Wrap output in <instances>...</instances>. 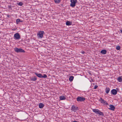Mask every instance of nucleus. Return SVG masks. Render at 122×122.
<instances>
[{"instance_id":"f257e3e1","label":"nucleus","mask_w":122,"mask_h":122,"mask_svg":"<svg viewBox=\"0 0 122 122\" xmlns=\"http://www.w3.org/2000/svg\"><path fill=\"white\" fill-rule=\"evenodd\" d=\"M92 111L93 112H95L96 114H99L100 116H104L103 113L98 109H93Z\"/></svg>"},{"instance_id":"f03ea898","label":"nucleus","mask_w":122,"mask_h":122,"mask_svg":"<svg viewBox=\"0 0 122 122\" xmlns=\"http://www.w3.org/2000/svg\"><path fill=\"white\" fill-rule=\"evenodd\" d=\"M44 34V31H39L38 33L37 34V36L38 38H42L43 37V35Z\"/></svg>"},{"instance_id":"7ed1b4c3","label":"nucleus","mask_w":122,"mask_h":122,"mask_svg":"<svg viewBox=\"0 0 122 122\" xmlns=\"http://www.w3.org/2000/svg\"><path fill=\"white\" fill-rule=\"evenodd\" d=\"M15 51L17 53L25 52V51L22 48H15L14 49Z\"/></svg>"},{"instance_id":"20e7f679","label":"nucleus","mask_w":122,"mask_h":122,"mask_svg":"<svg viewBox=\"0 0 122 122\" xmlns=\"http://www.w3.org/2000/svg\"><path fill=\"white\" fill-rule=\"evenodd\" d=\"M77 1V0H71L70 6L72 7H74L76 5V3Z\"/></svg>"},{"instance_id":"39448f33","label":"nucleus","mask_w":122,"mask_h":122,"mask_svg":"<svg viewBox=\"0 0 122 122\" xmlns=\"http://www.w3.org/2000/svg\"><path fill=\"white\" fill-rule=\"evenodd\" d=\"M78 102H82L84 101L85 98L82 97H78L76 98Z\"/></svg>"},{"instance_id":"423d86ee","label":"nucleus","mask_w":122,"mask_h":122,"mask_svg":"<svg viewBox=\"0 0 122 122\" xmlns=\"http://www.w3.org/2000/svg\"><path fill=\"white\" fill-rule=\"evenodd\" d=\"M14 37L15 40H19L20 38V35L18 33L15 34L14 35Z\"/></svg>"},{"instance_id":"0eeeda50","label":"nucleus","mask_w":122,"mask_h":122,"mask_svg":"<svg viewBox=\"0 0 122 122\" xmlns=\"http://www.w3.org/2000/svg\"><path fill=\"white\" fill-rule=\"evenodd\" d=\"M99 101H100V102L104 104L105 105H108V103L106 101L104 100L102 98H100Z\"/></svg>"},{"instance_id":"6e6552de","label":"nucleus","mask_w":122,"mask_h":122,"mask_svg":"<svg viewBox=\"0 0 122 122\" xmlns=\"http://www.w3.org/2000/svg\"><path fill=\"white\" fill-rule=\"evenodd\" d=\"M78 108V107L74 105H72V106L71 110H72L73 111L75 112L77 110Z\"/></svg>"},{"instance_id":"1a4fd4ad","label":"nucleus","mask_w":122,"mask_h":122,"mask_svg":"<svg viewBox=\"0 0 122 122\" xmlns=\"http://www.w3.org/2000/svg\"><path fill=\"white\" fill-rule=\"evenodd\" d=\"M111 92L113 95H116L117 93V91L115 89H113L111 91Z\"/></svg>"},{"instance_id":"9d476101","label":"nucleus","mask_w":122,"mask_h":122,"mask_svg":"<svg viewBox=\"0 0 122 122\" xmlns=\"http://www.w3.org/2000/svg\"><path fill=\"white\" fill-rule=\"evenodd\" d=\"M30 79L31 81H36L37 79L36 77L35 76H34L33 77H31L30 78Z\"/></svg>"},{"instance_id":"9b49d317","label":"nucleus","mask_w":122,"mask_h":122,"mask_svg":"<svg viewBox=\"0 0 122 122\" xmlns=\"http://www.w3.org/2000/svg\"><path fill=\"white\" fill-rule=\"evenodd\" d=\"M115 108V107L114 106L112 105H110L109 106V109L113 111L114 110Z\"/></svg>"},{"instance_id":"f8f14e48","label":"nucleus","mask_w":122,"mask_h":122,"mask_svg":"<svg viewBox=\"0 0 122 122\" xmlns=\"http://www.w3.org/2000/svg\"><path fill=\"white\" fill-rule=\"evenodd\" d=\"M35 74L38 77L42 78V75L41 74L38 73L36 72L35 73Z\"/></svg>"},{"instance_id":"ddd939ff","label":"nucleus","mask_w":122,"mask_h":122,"mask_svg":"<svg viewBox=\"0 0 122 122\" xmlns=\"http://www.w3.org/2000/svg\"><path fill=\"white\" fill-rule=\"evenodd\" d=\"M107 52V51L105 50H102L100 52V53L103 54H106Z\"/></svg>"},{"instance_id":"4468645a","label":"nucleus","mask_w":122,"mask_h":122,"mask_svg":"<svg viewBox=\"0 0 122 122\" xmlns=\"http://www.w3.org/2000/svg\"><path fill=\"white\" fill-rule=\"evenodd\" d=\"M66 24L67 25H70L72 24V22L70 21H67L66 22Z\"/></svg>"},{"instance_id":"2eb2a0df","label":"nucleus","mask_w":122,"mask_h":122,"mask_svg":"<svg viewBox=\"0 0 122 122\" xmlns=\"http://www.w3.org/2000/svg\"><path fill=\"white\" fill-rule=\"evenodd\" d=\"M44 106V105L42 103H40L39 105V107L40 108H42Z\"/></svg>"},{"instance_id":"dca6fc26","label":"nucleus","mask_w":122,"mask_h":122,"mask_svg":"<svg viewBox=\"0 0 122 122\" xmlns=\"http://www.w3.org/2000/svg\"><path fill=\"white\" fill-rule=\"evenodd\" d=\"M110 89L108 87H107L105 89V92H106V93L107 94H108L109 92L110 91Z\"/></svg>"},{"instance_id":"f3484780","label":"nucleus","mask_w":122,"mask_h":122,"mask_svg":"<svg viewBox=\"0 0 122 122\" xmlns=\"http://www.w3.org/2000/svg\"><path fill=\"white\" fill-rule=\"evenodd\" d=\"M16 22L17 24H18L19 22H23V21L21 20L20 19H16Z\"/></svg>"},{"instance_id":"a211bd4d","label":"nucleus","mask_w":122,"mask_h":122,"mask_svg":"<svg viewBox=\"0 0 122 122\" xmlns=\"http://www.w3.org/2000/svg\"><path fill=\"white\" fill-rule=\"evenodd\" d=\"M60 99L61 100H64L66 98L63 96H62L60 97Z\"/></svg>"},{"instance_id":"6ab92c4d","label":"nucleus","mask_w":122,"mask_h":122,"mask_svg":"<svg viewBox=\"0 0 122 122\" xmlns=\"http://www.w3.org/2000/svg\"><path fill=\"white\" fill-rule=\"evenodd\" d=\"M74 77L73 76H71L69 78V80L70 81H72Z\"/></svg>"},{"instance_id":"aec40b11","label":"nucleus","mask_w":122,"mask_h":122,"mask_svg":"<svg viewBox=\"0 0 122 122\" xmlns=\"http://www.w3.org/2000/svg\"><path fill=\"white\" fill-rule=\"evenodd\" d=\"M117 81L120 82L122 81V79L121 77L119 76L118 78Z\"/></svg>"},{"instance_id":"412c9836","label":"nucleus","mask_w":122,"mask_h":122,"mask_svg":"<svg viewBox=\"0 0 122 122\" xmlns=\"http://www.w3.org/2000/svg\"><path fill=\"white\" fill-rule=\"evenodd\" d=\"M55 2L56 3H59L61 1V0H54Z\"/></svg>"},{"instance_id":"4be33fe9","label":"nucleus","mask_w":122,"mask_h":122,"mask_svg":"<svg viewBox=\"0 0 122 122\" xmlns=\"http://www.w3.org/2000/svg\"><path fill=\"white\" fill-rule=\"evenodd\" d=\"M18 5L20 6H22L23 5V3L21 2L18 3Z\"/></svg>"},{"instance_id":"5701e85b","label":"nucleus","mask_w":122,"mask_h":122,"mask_svg":"<svg viewBox=\"0 0 122 122\" xmlns=\"http://www.w3.org/2000/svg\"><path fill=\"white\" fill-rule=\"evenodd\" d=\"M120 46H117L116 47V49L118 50H120Z\"/></svg>"},{"instance_id":"b1692460","label":"nucleus","mask_w":122,"mask_h":122,"mask_svg":"<svg viewBox=\"0 0 122 122\" xmlns=\"http://www.w3.org/2000/svg\"><path fill=\"white\" fill-rule=\"evenodd\" d=\"M47 77V76L45 74H44L43 75V76L42 75V78H46Z\"/></svg>"},{"instance_id":"393cba45","label":"nucleus","mask_w":122,"mask_h":122,"mask_svg":"<svg viewBox=\"0 0 122 122\" xmlns=\"http://www.w3.org/2000/svg\"><path fill=\"white\" fill-rule=\"evenodd\" d=\"M97 87H98L97 86V85H95L94 86V88L95 89H96L97 88Z\"/></svg>"},{"instance_id":"a878e982","label":"nucleus","mask_w":122,"mask_h":122,"mask_svg":"<svg viewBox=\"0 0 122 122\" xmlns=\"http://www.w3.org/2000/svg\"><path fill=\"white\" fill-rule=\"evenodd\" d=\"M8 7L9 9L11 8V5L9 6H8Z\"/></svg>"},{"instance_id":"bb28decb","label":"nucleus","mask_w":122,"mask_h":122,"mask_svg":"<svg viewBox=\"0 0 122 122\" xmlns=\"http://www.w3.org/2000/svg\"><path fill=\"white\" fill-rule=\"evenodd\" d=\"M6 15L7 16V17H8V18H9V17H10V15Z\"/></svg>"},{"instance_id":"cd10ccee","label":"nucleus","mask_w":122,"mask_h":122,"mask_svg":"<svg viewBox=\"0 0 122 122\" xmlns=\"http://www.w3.org/2000/svg\"><path fill=\"white\" fill-rule=\"evenodd\" d=\"M90 81V82H93V80H91Z\"/></svg>"},{"instance_id":"c85d7f7f","label":"nucleus","mask_w":122,"mask_h":122,"mask_svg":"<svg viewBox=\"0 0 122 122\" xmlns=\"http://www.w3.org/2000/svg\"><path fill=\"white\" fill-rule=\"evenodd\" d=\"M120 33H122V30H120Z\"/></svg>"},{"instance_id":"c756f323","label":"nucleus","mask_w":122,"mask_h":122,"mask_svg":"<svg viewBox=\"0 0 122 122\" xmlns=\"http://www.w3.org/2000/svg\"><path fill=\"white\" fill-rule=\"evenodd\" d=\"M84 53H84V51H83V52H82V53H83V54H84Z\"/></svg>"}]
</instances>
